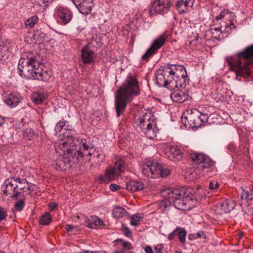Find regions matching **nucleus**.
I'll use <instances>...</instances> for the list:
<instances>
[{"label":"nucleus","mask_w":253,"mask_h":253,"mask_svg":"<svg viewBox=\"0 0 253 253\" xmlns=\"http://www.w3.org/2000/svg\"><path fill=\"white\" fill-rule=\"evenodd\" d=\"M140 92L138 82L134 76H128L115 94V107L117 117L122 114L133 96Z\"/></svg>","instance_id":"obj_3"},{"label":"nucleus","mask_w":253,"mask_h":253,"mask_svg":"<svg viewBox=\"0 0 253 253\" xmlns=\"http://www.w3.org/2000/svg\"><path fill=\"white\" fill-rule=\"evenodd\" d=\"M55 149L63 152L62 156L52 164L57 170L65 171L69 169L73 164H83L89 160L88 156L92 155V149L90 145L83 141L78 137L73 135H67L66 138L55 144Z\"/></svg>","instance_id":"obj_1"},{"label":"nucleus","mask_w":253,"mask_h":253,"mask_svg":"<svg viewBox=\"0 0 253 253\" xmlns=\"http://www.w3.org/2000/svg\"><path fill=\"white\" fill-rule=\"evenodd\" d=\"M86 220H87V221H88V220H90V219H87Z\"/></svg>","instance_id":"obj_59"},{"label":"nucleus","mask_w":253,"mask_h":253,"mask_svg":"<svg viewBox=\"0 0 253 253\" xmlns=\"http://www.w3.org/2000/svg\"><path fill=\"white\" fill-rule=\"evenodd\" d=\"M95 57L96 54L90 48L89 44H87L82 48V59L84 63L90 64L92 63Z\"/></svg>","instance_id":"obj_19"},{"label":"nucleus","mask_w":253,"mask_h":253,"mask_svg":"<svg viewBox=\"0 0 253 253\" xmlns=\"http://www.w3.org/2000/svg\"><path fill=\"white\" fill-rule=\"evenodd\" d=\"M83 141L86 143V144H88V145H90V147H91L92 149V150L91 151V153H92V155L90 156H88L89 158V160H90V157L92 155H94V156L93 157V159H94L96 163H100V162H102L103 161V160H104L105 159V156L102 153H98V152H97L96 154H94V149L91 145V144H90L89 142L88 143H87L86 141H85V140L84 139V140H83ZM90 160L88 161V162ZM88 162V161H87Z\"/></svg>","instance_id":"obj_31"},{"label":"nucleus","mask_w":253,"mask_h":253,"mask_svg":"<svg viewBox=\"0 0 253 253\" xmlns=\"http://www.w3.org/2000/svg\"><path fill=\"white\" fill-rule=\"evenodd\" d=\"M109 188L111 191H116L120 188V186L116 184H111Z\"/></svg>","instance_id":"obj_47"},{"label":"nucleus","mask_w":253,"mask_h":253,"mask_svg":"<svg viewBox=\"0 0 253 253\" xmlns=\"http://www.w3.org/2000/svg\"><path fill=\"white\" fill-rule=\"evenodd\" d=\"M141 167L142 173L152 178L167 176L170 173L169 169H164L161 163L150 160H146Z\"/></svg>","instance_id":"obj_8"},{"label":"nucleus","mask_w":253,"mask_h":253,"mask_svg":"<svg viewBox=\"0 0 253 253\" xmlns=\"http://www.w3.org/2000/svg\"><path fill=\"white\" fill-rule=\"evenodd\" d=\"M124 234L126 237H130L131 235V232L128 228H126L124 231Z\"/></svg>","instance_id":"obj_53"},{"label":"nucleus","mask_w":253,"mask_h":253,"mask_svg":"<svg viewBox=\"0 0 253 253\" xmlns=\"http://www.w3.org/2000/svg\"><path fill=\"white\" fill-rule=\"evenodd\" d=\"M91 221L88 223V227L89 228H92V225L93 224L95 225H100L103 223L102 220L96 216H91Z\"/></svg>","instance_id":"obj_36"},{"label":"nucleus","mask_w":253,"mask_h":253,"mask_svg":"<svg viewBox=\"0 0 253 253\" xmlns=\"http://www.w3.org/2000/svg\"><path fill=\"white\" fill-rule=\"evenodd\" d=\"M57 205L55 203H51L49 205V208L51 211H53L56 208Z\"/></svg>","instance_id":"obj_52"},{"label":"nucleus","mask_w":253,"mask_h":253,"mask_svg":"<svg viewBox=\"0 0 253 253\" xmlns=\"http://www.w3.org/2000/svg\"><path fill=\"white\" fill-rule=\"evenodd\" d=\"M191 158L198 169H208L213 166L214 161L208 156L202 153H193L191 155Z\"/></svg>","instance_id":"obj_13"},{"label":"nucleus","mask_w":253,"mask_h":253,"mask_svg":"<svg viewBox=\"0 0 253 253\" xmlns=\"http://www.w3.org/2000/svg\"><path fill=\"white\" fill-rule=\"evenodd\" d=\"M144 187L143 183L139 181H130L126 184V189L131 192L142 190L144 189Z\"/></svg>","instance_id":"obj_26"},{"label":"nucleus","mask_w":253,"mask_h":253,"mask_svg":"<svg viewBox=\"0 0 253 253\" xmlns=\"http://www.w3.org/2000/svg\"><path fill=\"white\" fill-rule=\"evenodd\" d=\"M25 206V202L23 199L19 200L15 204L14 208L18 211H21Z\"/></svg>","instance_id":"obj_40"},{"label":"nucleus","mask_w":253,"mask_h":253,"mask_svg":"<svg viewBox=\"0 0 253 253\" xmlns=\"http://www.w3.org/2000/svg\"><path fill=\"white\" fill-rule=\"evenodd\" d=\"M52 220L51 216L49 212H45L40 219V223L43 225H47Z\"/></svg>","instance_id":"obj_34"},{"label":"nucleus","mask_w":253,"mask_h":253,"mask_svg":"<svg viewBox=\"0 0 253 253\" xmlns=\"http://www.w3.org/2000/svg\"><path fill=\"white\" fill-rule=\"evenodd\" d=\"M169 36V32L166 31L157 37L153 41L151 46L147 50L146 52L143 55L142 59L148 60L151 56L154 55L158 49L165 44Z\"/></svg>","instance_id":"obj_12"},{"label":"nucleus","mask_w":253,"mask_h":253,"mask_svg":"<svg viewBox=\"0 0 253 253\" xmlns=\"http://www.w3.org/2000/svg\"><path fill=\"white\" fill-rule=\"evenodd\" d=\"M5 122L4 117L0 116V130L3 128V126Z\"/></svg>","instance_id":"obj_51"},{"label":"nucleus","mask_w":253,"mask_h":253,"mask_svg":"<svg viewBox=\"0 0 253 253\" xmlns=\"http://www.w3.org/2000/svg\"><path fill=\"white\" fill-rule=\"evenodd\" d=\"M178 231V227H177L175 229H174L171 233H170L168 236V239L169 240H172L174 239V238L178 235L177 233Z\"/></svg>","instance_id":"obj_45"},{"label":"nucleus","mask_w":253,"mask_h":253,"mask_svg":"<svg viewBox=\"0 0 253 253\" xmlns=\"http://www.w3.org/2000/svg\"><path fill=\"white\" fill-rule=\"evenodd\" d=\"M92 1L93 0H72L79 11L85 15L90 12L93 7Z\"/></svg>","instance_id":"obj_16"},{"label":"nucleus","mask_w":253,"mask_h":253,"mask_svg":"<svg viewBox=\"0 0 253 253\" xmlns=\"http://www.w3.org/2000/svg\"><path fill=\"white\" fill-rule=\"evenodd\" d=\"M194 0H180L177 2L176 7L179 13L185 12L188 7H191Z\"/></svg>","instance_id":"obj_24"},{"label":"nucleus","mask_w":253,"mask_h":253,"mask_svg":"<svg viewBox=\"0 0 253 253\" xmlns=\"http://www.w3.org/2000/svg\"><path fill=\"white\" fill-rule=\"evenodd\" d=\"M200 115V112L196 109H189L187 111V114L185 116V123L188 122V124L192 127H198L201 126V122L199 120V116ZM184 123V119H182Z\"/></svg>","instance_id":"obj_15"},{"label":"nucleus","mask_w":253,"mask_h":253,"mask_svg":"<svg viewBox=\"0 0 253 253\" xmlns=\"http://www.w3.org/2000/svg\"><path fill=\"white\" fill-rule=\"evenodd\" d=\"M173 78L172 82H170L169 89L173 90L176 88L185 87L188 83L186 69L182 66L174 65Z\"/></svg>","instance_id":"obj_9"},{"label":"nucleus","mask_w":253,"mask_h":253,"mask_svg":"<svg viewBox=\"0 0 253 253\" xmlns=\"http://www.w3.org/2000/svg\"><path fill=\"white\" fill-rule=\"evenodd\" d=\"M244 233L243 232H239V236L241 238L243 236Z\"/></svg>","instance_id":"obj_56"},{"label":"nucleus","mask_w":253,"mask_h":253,"mask_svg":"<svg viewBox=\"0 0 253 253\" xmlns=\"http://www.w3.org/2000/svg\"><path fill=\"white\" fill-rule=\"evenodd\" d=\"M145 251L146 253H154L152 248L149 246L146 247Z\"/></svg>","instance_id":"obj_54"},{"label":"nucleus","mask_w":253,"mask_h":253,"mask_svg":"<svg viewBox=\"0 0 253 253\" xmlns=\"http://www.w3.org/2000/svg\"><path fill=\"white\" fill-rule=\"evenodd\" d=\"M17 180L15 177H12L4 181L1 188L3 196H9L10 198L16 200L21 197L22 192L18 190L19 186L16 183Z\"/></svg>","instance_id":"obj_11"},{"label":"nucleus","mask_w":253,"mask_h":253,"mask_svg":"<svg viewBox=\"0 0 253 253\" xmlns=\"http://www.w3.org/2000/svg\"><path fill=\"white\" fill-rule=\"evenodd\" d=\"M170 98L175 102L182 103L189 100L190 96L188 93L185 91L177 90L170 94Z\"/></svg>","instance_id":"obj_20"},{"label":"nucleus","mask_w":253,"mask_h":253,"mask_svg":"<svg viewBox=\"0 0 253 253\" xmlns=\"http://www.w3.org/2000/svg\"><path fill=\"white\" fill-rule=\"evenodd\" d=\"M0 253H4L3 251H0Z\"/></svg>","instance_id":"obj_58"},{"label":"nucleus","mask_w":253,"mask_h":253,"mask_svg":"<svg viewBox=\"0 0 253 253\" xmlns=\"http://www.w3.org/2000/svg\"><path fill=\"white\" fill-rule=\"evenodd\" d=\"M125 164V161L121 158L117 159L114 163V166H113V169L119 176L124 171Z\"/></svg>","instance_id":"obj_28"},{"label":"nucleus","mask_w":253,"mask_h":253,"mask_svg":"<svg viewBox=\"0 0 253 253\" xmlns=\"http://www.w3.org/2000/svg\"><path fill=\"white\" fill-rule=\"evenodd\" d=\"M116 242L118 247L114 252V253H127V252L132 249V245L127 241L117 240Z\"/></svg>","instance_id":"obj_23"},{"label":"nucleus","mask_w":253,"mask_h":253,"mask_svg":"<svg viewBox=\"0 0 253 253\" xmlns=\"http://www.w3.org/2000/svg\"><path fill=\"white\" fill-rule=\"evenodd\" d=\"M37 136L36 131L30 127H28L23 130V138L27 140H33Z\"/></svg>","instance_id":"obj_29"},{"label":"nucleus","mask_w":253,"mask_h":253,"mask_svg":"<svg viewBox=\"0 0 253 253\" xmlns=\"http://www.w3.org/2000/svg\"><path fill=\"white\" fill-rule=\"evenodd\" d=\"M7 216V212L0 207V222L4 219Z\"/></svg>","instance_id":"obj_44"},{"label":"nucleus","mask_w":253,"mask_h":253,"mask_svg":"<svg viewBox=\"0 0 253 253\" xmlns=\"http://www.w3.org/2000/svg\"><path fill=\"white\" fill-rule=\"evenodd\" d=\"M235 14L227 10L221 11L219 15L216 17V20H221L223 22V25L224 26L225 32L228 34L231 33L233 29L236 28L234 23ZM221 27H213L211 28V34L212 37L217 40H220L221 38L222 32Z\"/></svg>","instance_id":"obj_7"},{"label":"nucleus","mask_w":253,"mask_h":253,"mask_svg":"<svg viewBox=\"0 0 253 253\" xmlns=\"http://www.w3.org/2000/svg\"><path fill=\"white\" fill-rule=\"evenodd\" d=\"M171 65L165 68H161L158 70L155 73L156 83L159 87H166L169 89L170 82H172L173 78L174 69Z\"/></svg>","instance_id":"obj_10"},{"label":"nucleus","mask_w":253,"mask_h":253,"mask_svg":"<svg viewBox=\"0 0 253 253\" xmlns=\"http://www.w3.org/2000/svg\"><path fill=\"white\" fill-rule=\"evenodd\" d=\"M53 0H36L38 5L42 7H45L47 3H50Z\"/></svg>","instance_id":"obj_42"},{"label":"nucleus","mask_w":253,"mask_h":253,"mask_svg":"<svg viewBox=\"0 0 253 253\" xmlns=\"http://www.w3.org/2000/svg\"><path fill=\"white\" fill-rule=\"evenodd\" d=\"M119 176V174L113 169V166H109L106 168L104 174L99 176L98 180L100 183H108Z\"/></svg>","instance_id":"obj_17"},{"label":"nucleus","mask_w":253,"mask_h":253,"mask_svg":"<svg viewBox=\"0 0 253 253\" xmlns=\"http://www.w3.org/2000/svg\"><path fill=\"white\" fill-rule=\"evenodd\" d=\"M199 120L201 122V126H202V124L204 122H206L208 121L209 117L207 114H202L200 112V115L199 116Z\"/></svg>","instance_id":"obj_43"},{"label":"nucleus","mask_w":253,"mask_h":253,"mask_svg":"<svg viewBox=\"0 0 253 253\" xmlns=\"http://www.w3.org/2000/svg\"><path fill=\"white\" fill-rule=\"evenodd\" d=\"M141 218L138 214L133 215L131 218L130 224L134 226L138 225Z\"/></svg>","instance_id":"obj_41"},{"label":"nucleus","mask_w":253,"mask_h":253,"mask_svg":"<svg viewBox=\"0 0 253 253\" xmlns=\"http://www.w3.org/2000/svg\"><path fill=\"white\" fill-rule=\"evenodd\" d=\"M217 206L223 212L229 213L234 209L235 204L233 200H223L218 202Z\"/></svg>","instance_id":"obj_22"},{"label":"nucleus","mask_w":253,"mask_h":253,"mask_svg":"<svg viewBox=\"0 0 253 253\" xmlns=\"http://www.w3.org/2000/svg\"><path fill=\"white\" fill-rule=\"evenodd\" d=\"M20 101V95L17 93H10L5 99L4 102L11 107L16 106Z\"/></svg>","instance_id":"obj_25"},{"label":"nucleus","mask_w":253,"mask_h":253,"mask_svg":"<svg viewBox=\"0 0 253 253\" xmlns=\"http://www.w3.org/2000/svg\"><path fill=\"white\" fill-rule=\"evenodd\" d=\"M15 179H17L16 183L19 186L18 187V191L22 192L21 197L23 196V192L25 189H26L27 190H31V184L29 183L26 179L15 178Z\"/></svg>","instance_id":"obj_27"},{"label":"nucleus","mask_w":253,"mask_h":253,"mask_svg":"<svg viewBox=\"0 0 253 253\" xmlns=\"http://www.w3.org/2000/svg\"><path fill=\"white\" fill-rule=\"evenodd\" d=\"M32 101L36 104H41L45 100L43 95L40 93H35L32 97Z\"/></svg>","instance_id":"obj_35"},{"label":"nucleus","mask_w":253,"mask_h":253,"mask_svg":"<svg viewBox=\"0 0 253 253\" xmlns=\"http://www.w3.org/2000/svg\"><path fill=\"white\" fill-rule=\"evenodd\" d=\"M41 60L40 55L36 52L24 55L19 60L18 65L19 75L28 79L48 81L50 76L46 71H43Z\"/></svg>","instance_id":"obj_2"},{"label":"nucleus","mask_w":253,"mask_h":253,"mask_svg":"<svg viewBox=\"0 0 253 253\" xmlns=\"http://www.w3.org/2000/svg\"><path fill=\"white\" fill-rule=\"evenodd\" d=\"M39 20L38 17L37 15H34L25 22V25L26 28H31L34 27L35 25L38 22Z\"/></svg>","instance_id":"obj_33"},{"label":"nucleus","mask_w":253,"mask_h":253,"mask_svg":"<svg viewBox=\"0 0 253 253\" xmlns=\"http://www.w3.org/2000/svg\"><path fill=\"white\" fill-rule=\"evenodd\" d=\"M175 253H181V252H179L176 251V252H175Z\"/></svg>","instance_id":"obj_57"},{"label":"nucleus","mask_w":253,"mask_h":253,"mask_svg":"<svg viewBox=\"0 0 253 253\" xmlns=\"http://www.w3.org/2000/svg\"><path fill=\"white\" fill-rule=\"evenodd\" d=\"M241 199L247 200H253V189L244 191L241 196Z\"/></svg>","instance_id":"obj_38"},{"label":"nucleus","mask_w":253,"mask_h":253,"mask_svg":"<svg viewBox=\"0 0 253 253\" xmlns=\"http://www.w3.org/2000/svg\"><path fill=\"white\" fill-rule=\"evenodd\" d=\"M126 211L121 207H116L115 208L112 212L113 216L116 218H121L123 217L126 213Z\"/></svg>","instance_id":"obj_32"},{"label":"nucleus","mask_w":253,"mask_h":253,"mask_svg":"<svg viewBox=\"0 0 253 253\" xmlns=\"http://www.w3.org/2000/svg\"><path fill=\"white\" fill-rule=\"evenodd\" d=\"M237 59L230 61L229 64L237 76L249 79L251 68L253 66V44L247 46L237 54Z\"/></svg>","instance_id":"obj_4"},{"label":"nucleus","mask_w":253,"mask_h":253,"mask_svg":"<svg viewBox=\"0 0 253 253\" xmlns=\"http://www.w3.org/2000/svg\"><path fill=\"white\" fill-rule=\"evenodd\" d=\"M57 14L63 23L64 24L69 23L73 16L71 11L69 9L62 6L58 7Z\"/></svg>","instance_id":"obj_21"},{"label":"nucleus","mask_w":253,"mask_h":253,"mask_svg":"<svg viewBox=\"0 0 253 253\" xmlns=\"http://www.w3.org/2000/svg\"><path fill=\"white\" fill-rule=\"evenodd\" d=\"M227 149L230 152H235L236 148L234 144L230 143L228 145Z\"/></svg>","instance_id":"obj_50"},{"label":"nucleus","mask_w":253,"mask_h":253,"mask_svg":"<svg viewBox=\"0 0 253 253\" xmlns=\"http://www.w3.org/2000/svg\"><path fill=\"white\" fill-rule=\"evenodd\" d=\"M135 123L139 126L141 132L147 137L153 139L156 136V123L153 114L150 112L142 113L134 118Z\"/></svg>","instance_id":"obj_6"},{"label":"nucleus","mask_w":253,"mask_h":253,"mask_svg":"<svg viewBox=\"0 0 253 253\" xmlns=\"http://www.w3.org/2000/svg\"><path fill=\"white\" fill-rule=\"evenodd\" d=\"M166 155L168 158L173 162H177L182 158V154L177 147L168 145L166 148Z\"/></svg>","instance_id":"obj_18"},{"label":"nucleus","mask_w":253,"mask_h":253,"mask_svg":"<svg viewBox=\"0 0 253 253\" xmlns=\"http://www.w3.org/2000/svg\"><path fill=\"white\" fill-rule=\"evenodd\" d=\"M9 55L8 49L5 43L0 40V60L8 58Z\"/></svg>","instance_id":"obj_30"},{"label":"nucleus","mask_w":253,"mask_h":253,"mask_svg":"<svg viewBox=\"0 0 253 253\" xmlns=\"http://www.w3.org/2000/svg\"><path fill=\"white\" fill-rule=\"evenodd\" d=\"M219 186V184L217 182L214 183V182L211 181L209 183V188L211 190H215L217 189Z\"/></svg>","instance_id":"obj_46"},{"label":"nucleus","mask_w":253,"mask_h":253,"mask_svg":"<svg viewBox=\"0 0 253 253\" xmlns=\"http://www.w3.org/2000/svg\"><path fill=\"white\" fill-rule=\"evenodd\" d=\"M66 123H67L66 121H60L58 122L54 128L56 133L60 132L62 129L63 127L65 126Z\"/></svg>","instance_id":"obj_39"},{"label":"nucleus","mask_w":253,"mask_h":253,"mask_svg":"<svg viewBox=\"0 0 253 253\" xmlns=\"http://www.w3.org/2000/svg\"><path fill=\"white\" fill-rule=\"evenodd\" d=\"M204 235V233L203 231H199L195 234H194L193 236L195 239H198Z\"/></svg>","instance_id":"obj_49"},{"label":"nucleus","mask_w":253,"mask_h":253,"mask_svg":"<svg viewBox=\"0 0 253 253\" xmlns=\"http://www.w3.org/2000/svg\"><path fill=\"white\" fill-rule=\"evenodd\" d=\"M74 227L72 225L68 224L66 225V229L68 232H71Z\"/></svg>","instance_id":"obj_55"},{"label":"nucleus","mask_w":253,"mask_h":253,"mask_svg":"<svg viewBox=\"0 0 253 253\" xmlns=\"http://www.w3.org/2000/svg\"><path fill=\"white\" fill-rule=\"evenodd\" d=\"M163 246L162 245H158L155 248V252L156 253H163L162 250Z\"/></svg>","instance_id":"obj_48"},{"label":"nucleus","mask_w":253,"mask_h":253,"mask_svg":"<svg viewBox=\"0 0 253 253\" xmlns=\"http://www.w3.org/2000/svg\"><path fill=\"white\" fill-rule=\"evenodd\" d=\"M190 194V189L185 187L173 190L166 189L162 192V195L172 203L175 208L184 211L191 209L189 204L191 201L187 198Z\"/></svg>","instance_id":"obj_5"},{"label":"nucleus","mask_w":253,"mask_h":253,"mask_svg":"<svg viewBox=\"0 0 253 253\" xmlns=\"http://www.w3.org/2000/svg\"><path fill=\"white\" fill-rule=\"evenodd\" d=\"M171 6L170 0H155L152 3L151 7L149 10L151 15L156 13L163 14L168 11Z\"/></svg>","instance_id":"obj_14"},{"label":"nucleus","mask_w":253,"mask_h":253,"mask_svg":"<svg viewBox=\"0 0 253 253\" xmlns=\"http://www.w3.org/2000/svg\"><path fill=\"white\" fill-rule=\"evenodd\" d=\"M178 236L181 243H183L185 242V237L186 235V231L184 228L178 227Z\"/></svg>","instance_id":"obj_37"}]
</instances>
